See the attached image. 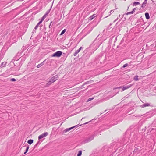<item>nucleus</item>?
<instances>
[{
  "mask_svg": "<svg viewBox=\"0 0 156 156\" xmlns=\"http://www.w3.org/2000/svg\"><path fill=\"white\" fill-rule=\"evenodd\" d=\"M37 145V144H36V145H35V146H36Z\"/></svg>",
  "mask_w": 156,
  "mask_h": 156,
  "instance_id": "nucleus-36",
  "label": "nucleus"
},
{
  "mask_svg": "<svg viewBox=\"0 0 156 156\" xmlns=\"http://www.w3.org/2000/svg\"><path fill=\"white\" fill-rule=\"evenodd\" d=\"M88 122H87L85 123H84V124H87Z\"/></svg>",
  "mask_w": 156,
  "mask_h": 156,
  "instance_id": "nucleus-35",
  "label": "nucleus"
},
{
  "mask_svg": "<svg viewBox=\"0 0 156 156\" xmlns=\"http://www.w3.org/2000/svg\"><path fill=\"white\" fill-rule=\"evenodd\" d=\"M53 23L52 22H51L50 23V25H49V28H51V25H53Z\"/></svg>",
  "mask_w": 156,
  "mask_h": 156,
  "instance_id": "nucleus-26",
  "label": "nucleus"
},
{
  "mask_svg": "<svg viewBox=\"0 0 156 156\" xmlns=\"http://www.w3.org/2000/svg\"><path fill=\"white\" fill-rule=\"evenodd\" d=\"M96 16V14H94L92 15L89 18V20H91L93 19Z\"/></svg>",
  "mask_w": 156,
  "mask_h": 156,
  "instance_id": "nucleus-11",
  "label": "nucleus"
},
{
  "mask_svg": "<svg viewBox=\"0 0 156 156\" xmlns=\"http://www.w3.org/2000/svg\"><path fill=\"white\" fill-rule=\"evenodd\" d=\"M83 48L82 47H81L79 49L77 50L74 53L73 55L74 56H76L77 55V54L80 52V51L82 48Z\"/></svg>",
  "mask_w": 156,
  "mask_h": 156,
  "instance_id": "nucleus-6",
  "label": "nucleus"
},
{
  "mask_svg": "<svg viewBox=\"0 0 156 156\" xmlns=\"http://www.w3.org/2000/svg\"><path fill=\"white\" fill-rule=\"evenodd\" d=\"M139 4H140L139 2H136L133 3V6H136V5H138Z\"/></svg>",
  "mask_w": 156,
  "mask_h": 156,
  "instance_id": "nucleus-14",
  "label": "nucleus"
},
{
  "mask_svg": "<svg viewBox=\"0 0 156 156\" xmlns=\"http://www.w3.org/2000/svg\"><path fill=\"white\" fill-rule=\"evenodd\" d=\"M7 64L6 62H2L1 64V67H4Z\"/></svg>",
  "mask_w": 156,
  "mask_h": 156,
  "instance_id": "nucleus-13",
  "label": "nucleus"
},
{
  "mask_svg": "<svg viewBox=\"0 0 156 156\" xmlns=\"http://www.w3.org/2000/svg\"><path fill=\"white\" fill-rule=\"evenodd\" d=\"M136 9V8H133V10L131 12H127V13L126 14V15H127L129 14H132L133 13L135 12Z\"/></svg>",
  "mask_w": 156,
  "mask_h": 156,
  "instance_id": "nucleus-9",
  "label": "nucleus"
},
{
  "mask_svg": "<svg viewBox=\"0 0 156 156\" xmlns=\"http://www.w3.org/2000/svg\"><path fill=\"white\" fill-rule=\"evenodd\" d=\"M46 60V59L44 60V61H43V62H42L40 64H38V65L37 66V68H39L41 66H42L43 65H44V62Z\"/></svg>",
  "mask_w": 156,
  "mask_h": 156,
  "instance_id": "nucleus-10",
  "label": "nucleus"
},
{
  "mask_svg": "<svg viewBox=\"0 0 156 156\" xmlns=\"http://www.w3.org/2000/svg\"><path fill=\"white\" fill-rule=\"evenodd\" d=\"M140 151V150L139 149V148H136L135 149L134 151H135V152H136L138 151Z\"/></svg>",
  "mask_w": 156,
  "mask_h": 156,
  "instance_id": "nucleus-24",
  "label": "nucleus"
},
{
  "mask_svg": "<svg viewBox=\"0 0 156 156\" xmlns=\"http://www.w3.org/2000/svg\"><path fill=\"white\" fill-rule=\"evenodd\" d=\"M113 12H114V11L112 10H111V11H110V14H109V16H110L111 15V13H112Z\"/></svg>",
  "mask_w": 156,
  "mask_h": 156,
  "instance_id": "nucleus-31",
  "label": "nucleus"
},
{
  "mask_svg": "<svg viewBox=\"0 0 156 156\" xmlns=\"http://www.w3.org/2000/svg\"><path fill=\"white\" fill-rule=\"evenodd\" d=\"M82 153V151H79L78 152V153L77 155V156H81Z\"/></svg>",
  "mask_w": 156,
  "mask_h": 156,
  "instance_id": "nucleus-17",
  "label": "nucleus"
},
{
  "mask_svg": "<svg viewBox=\"0 0 156 156\" xmlns=\"http://www.w3.org/2000/svg\"><path fill=\"white\" fill-rule=\"evenodd\" d=\"M48 135V133L46 132L45 133H44L41 134V135H39L38 136V139L40 140L44 137H46Z\"/></svg>",
  "mask_w": 156,
  "mask_h": 156,
  "instance_id": "nucleus-4",
  "label": "nucleus"
},
{
  "mask_svg": "<svg viewBox=\"0 0 156 156\" xmlns=\"http://www.w3.org/2000/svg\"><path fill=\"white\" fill-rule=\"evenodd\" d=\"M77 126H74L73 127H71L70 128H67L68 130L69 131L70 130H71L72 129H73V128H74L75 127H76V126H77Z\"/></svg>",
  "mask_w": 156,
  "mask_h": 156,
  "instance_id": "nucleus-22",
  "label": "nucleus"
},
{
  "mask_svg": "<svg viewBox=\"0 0 156 156\" xmlns=\"http://www.w3.org/2000/svg\"><path fill=\"white\" fill-rule=\"evenodd\" d=\"M50 9H49V10H47L46 12V13H47L48 14V13L50 12Z\"/></svg>",
  "mask_w": 156,
  "mask_h": 156,
  "instance_id": "nucleus-32",
  "label": "nucleus"
},
{
  "mask_svg": "<svg viewBox=\"0 0 156 156\" xmlns=\"http://www.w3.org/2000/svg\"><path fill=\"white\" fill-rule=\"evenodd\" d=\"M48 14L47 13H46L44 14L45 16H48Z\"/></svg>",
  "mask_w": 156,
  "mask_h": 156,
  "instance_id": "nucleus-34",
  "label": "nucleus"
},
{
  "mask_svg": "<svg viewBox=\"0 0 156 156\" xmlns=\"http://www.w3.org/2000/svg\"><path fill=\"white\" fill-rule=\"evenodd\" d=\"M69 131L67 128L65 130H64V131H63L62 132L63 134H65L67 132Z\"/></svg>",
  "mask_w": 156,
  "mask_h": 156,
  "instance_id": "nucleus-18",
  "label": "nucleus"
},
{
  "mask_svg": "<svg viewBox=\"0 0 156 156\" xmlns=\"http://www.w3.org/2000/svg\"><path fill=\"white\" fill-rule=\"evenodd\" d=\"M47 16H45V15H44V16L42 17V20H44L46 18Z\"/></svg>",
  "mask_w": 156,
  "mask_h": 156,
  "instance_id": "nucleus-25",
  "label": "nucleus"
},
{
  "mask_svg": "<svg viewBox=\"0 0 156 156\" xmlns=\"http://www.w3.org/2000/svg\"><path fill=\"white\" fill-rule=\"evenodd\" d=\"M99 45H98V48H98L99 47Z\"/></svg>",
  "mask_w": 156,
  "mask_h": 156,
  "instance_id": "nucleus-37",
  "label": "nucleus"
},
{
  "mask_svg": "<svg viewBox=\"0 0 156 156\" xmlns=\"http://www.w3.org/2000/svg\"><path fill=\"white\" fill-rule=\"evenodd\" d=\"M94 135H92L91 136H89L87 139H85L84 142L85 143H87L91 141L94 138Z\"/></svg>",
  "mask_w": 156,
  "mask_h": 156,
  "instance_id": "nucleus-2",
  "label": "nucleus"
},
{
  "mask_svg": "<svg viewBox=\"0 0 156 156\" xmlns=\"http://www.w3.org/2000/svg\"><path fill=\"white\" fill-rule=\"evenodd\" d=\"M58 76L57 75H55V76L52 77L50 79V80L51 81L52 83L55 82L56 80H57L58 79Z\"/></svg>",
  "mask_w": 156,
  "mask_h": 156,
  "instance_id": "nucleus-5",
  "label": "nucleus"
},
{
  "mask_svg": "<svg viewBox=\"0 0 156 156\" xmlns=\"http://www.w3.org/2000/svg\"><path fill=\"white\" fill-rule=\"evenodd\" d=\"M82 118V120L83 119V118Z\"/></svg>",
  "mask_w": 156,
  "mask_h": 156,
  "instance_id": "nucleus-39",
  "label": "nucleus"
},
{
  "mask_svg": "<svg viewBox=\"0 0 156 156\" xmlns=\"http://www.w3.org/2000/svg\"><path fill=\"white\" fill-rule=\"evenodd\" d=\"M147 2V0H144L142 4L141 7L143 8H144L146 6Z\"/></svg>",
  "mask_w": 156,
  "mask_h": 156,
  "instance_id": "nucleus-8",
  "label": "nucleus"
},
{
  "mask_svg": "<svg viewBox=\"0 0 156 156\" xmlns=\"http://www.w3.org/2000/svg\"><path fill=\"white\" fill-rule=\"evenodd\" d=\"M62 52L61 51H58L54 53L52 55V57H60L62 55Z\"/></svg>",
  "mask_w": 156,
  "mask_h": 156,
  "instance_id": "nucleus-1",
  "label": "nucleus"
},
{
  "mask_svg": "<svg viewBox=\"0 0 156 156\" xmlns=\"http://www.w3.org/2000/svg\"><path fill=\"white\" fill-rule=\"evenodd\" d=\"M89 83H90V81H87V82L85 83L84 84H83V85H82V87H83L85 84H88Z\"/></svg>",
  "mask_w": 156,
  "mask_h": 156,
  "instance_id": "nucleus-23",
  "label": "nucleus"
},
{
  "mask_svg": "<svg viewBox=\"0 0 156 156\" xmlns=\"http://www.w3.org/2000/svg\"><path fill=\"white\" fill-rule=\"evenodd\" d=\"M33 142V140L32 139L29 140L27 141V143L30 144H31Z\"/></svg>",
  "mask_w": 156,
  "mask_h": 156,
  "instance_id": "nucleus-15",
  "label": "nucleus"
},
{
  "mask_svg": "<svg viewBox=\"0 0 156 156\" xmlns=\"http://www.w3.org/2000/svg\"><path fill=\"white\" fill-rule=\"evenodd\" d=\"M128 66V64L127 63H126L125 64H124L123 66H122L123 68H125L126 67H127Z\"/></svg>",
  "mask_w": 156,
  "mask_h": 156,
  "instance_id": "nucleus-27",
  "label": "nucleus"
},
{
  "mask_svg": "<svg viewBox=\"0 0 156 156\" xmlns=\"http://www.w3.org/2000/svg\"><path fill=\"white\" fill-rule=\"evenodd\" d=\"M52 83L51 82V81L50 80V81L47 83V86H48L50 85Z\"/></svg>",
  "mask_w": 156,
  "mask_h": 156,
  "instance_id": "nucleus-20",
  "label": "nucleus"
},
{
  "mask_svg": "<svg viewBox=\"0 0 156 156\" xmlns=\"http://www.w3.org/2000/svg\"><path fill=\"white\" fill-rule=\"evenodd\" d=\"M10 80L11 81H16V80L14 79V78H12L10 79Z\"/></svg>",
  "mask_w": 156,
  "mask_h": 156,
  "instance_id": "nucleus-29",
  "label": "nucleus"
},
{
  "mask_svg": "<svg viewBox=\"0 0 156 156\" xmlns=\"http://www.w3.org/2000/svg\"><path fill=\"white\" fill-rule=\"evenodd\" d=\"M131 86H132V85L130 84V85H127V86H123L122 87H117L115 88V89H120L121 88H122V91H123L124 90H125L127 89L130 88Z\"/></svg>",
  "mask_w": 156,
  "mask_h": 156,
  "instance_id": "nucleus-3",
  "label": "nucleus"
},
{
  "mask_svg": "<svg viewBox=\"0 0 156 156\" xmlns=\"http://www.w3.org/2000/svg\"><path fill=\"white\" fill-rule=\"evenodd\" d=\"M129 8V7H128V8Z\"/></svg>",
  "mask_w": 156,
  "mask_h": 156,
  "instance_id": "nucleus-40",
  "label": "nucleus"
},
{
  "mask_svg": "<svg viewBox=\"0 0 156 156\" xmlns=\"http://www.w3.org/2000/svg\"><path fill=\"white\" fill-rule=\"evenodd\" d=\"M108 17V16H106V17H105V18H106V17Z\"/></svg>",
  "mask_w": 156,
  "mask_h": 156,
  "instance_id": "nucleus-38",
  "label": "nucleus"
},
{
  "mask_svg": "<svg viewBox=\"0 0 156 156\" xmlns=\"http://www.w3.org/2000/svg\"><path fill=\"white\" fill-rule=\"evenodd\" d=\"M43 20H41L37 24V25H38V26L42 22Z\"/></svg>",
  "mask_w": 156,
  "mask_h": 156,
  "instance_id": "nucleus-30",
  "label": "nucleus"
},
{
  "mask_svg": "<svg viewBox=\"0 0 156 156\" xmlns=\"http://www.w3.org/2000/svg\"><path fill=\"white\" fill-rule=\"evenodd\" d=\"M29 149V146H27V148L26 149V151L25 152H24V154H26V153L28 151Z\"/></svg>",
  "mask_w": 156,
  "mask_h": 156,
  "instance_id": "nucleus-21",
  "label": "nucleus"
},
{
  "mask_svg": "<svg viewBox=\"0 0 156 156\" xmlns=\"http://www.w3.org/2000/svg\"><path fill=\"white\" fill-rule=\"evenodd\" d=\"M145 16L146 18L148 20L150 19V16L149 14L148 13L146 12L145 13Z\"/></svg>",
  "mask_w": 156,
  "mask_h": 156,
  "instance_id": "nucleus-12",
  "label": "nucleus"
},
{
  "mask_svg": "<svg viewBox=\"0 0 156 156\" xmlns=\"http://www.w3.org/2000/svg\"><path fill=\"white\" fill-rule=\"evenodd\" d=\"M66 31V29H64L61 32V33L60 35H63V34H64V33Z\"/></svg>",
  "mask_w": 156,
  "mask_h": 156,
  "instance_id": "nucleus-19",
  "label": "nucleus"
},
{
  "mask_svg": "<svg viewBox=\"0 0 156 156\" xmlns=\"http://www.w3.org/2000/svg\"><path fill=\"white\" fill-rule=\"evenodd\" d=\"M138 76H137V75L135 76L134 78V80L136 81L138 80L139 79L138 78Z\"/></svg>",
  "mask_w": 156,
  "mask_h": 156,
  "instance_id": "nucleus-16",
  "label": "nucleus"
},
{
  "mask_svg": "<svg viewBox=\"0 0 156 156\" xmlns=\"http://www.w3.org/2000/svg\"><path fill=\"white\" fill-rule=\"evenodd\" d=\"M38 26H39L38 25H37L35 27L34 29L35 30L37 29V28L38 27Z\"/></svg>",
  "mask_w": 156,
  "mask_h": 156,
  "instance_id": "nucleus-33",
  "label": "nucleus"
},
{
  "mask_svg": "<svg viewBox=\"0 0 156 156\" xmlns=\"http://www.w3.org/2000/svg\"><path fill=\"white\" fill-rule=\"evenodd\" d=\"M150 105L149 104L147 103H145V104L142 105H140V107L144 108V107H148L149 106H150Z\"/></svg>",
  "mask_w": 156,
  "mask_h": 156,
  "instance_id": "nucleus-7",
  "label": "nucleus"
},
{
  "mask_svg": "<svg viewBox=\"0 0 156 156\" xmlns=\"http://www.w3.org/2000/svg\"><path fill=\"white\" fill-rule=\"evenodd\" d=\"M93 99H94V98H89L88 99V100H87V101H91V100H93Z\"/></svg>",
  "mask_w": 156,
  "mask_h": 156,
  "instance_id": "nucleus-28",
  "label": "nucleus"
}]
</instances>
